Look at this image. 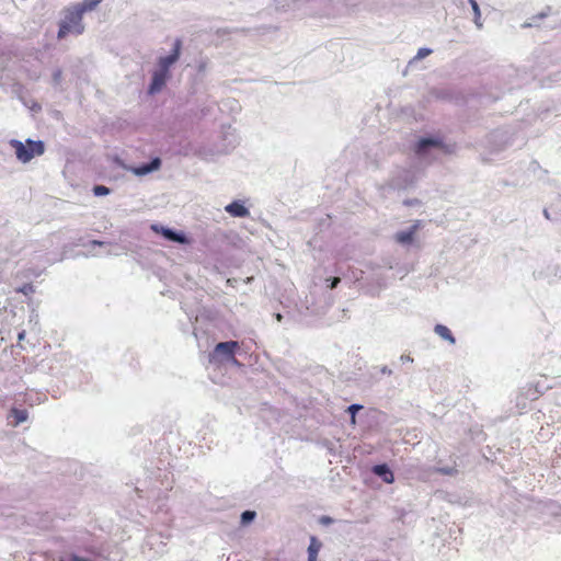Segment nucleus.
<instances>
[{
  "label": "nucleus",
  "mask_w": 561,
  "mask_h": 561,
  "mask_svg": "<svg viewBox=\"0 0 561 561\" xmlns=\"http://www.w3.org/2000/svg\"><path fill=\"white\" fill-rule=\"evenodd\" d=\"M182 41L180 38L175 39L173 44V49L169 56L160 57L158 59V68L152 73V80L149 85L148 92L149 94H156L160 92L169 79V69L175 64L181 55Z\"/></svg>",
  "instance_id": "1"
},
{
  "label": "nucleus",
  "mask_w": 561,
  "mask_h": 561,
  "mask_svg": "<svg viewBox=\"0 0 561 561\" xmlns=\"http://www.w3.org/2000/svg\"><path fill=\"white\" fill-rule=\"evenodd\" d=\"M82 16L83 14L76 7L68 10L66 20L60 23L58 38H64L71 32L82 34L84 31Z\"/></svg>",
  "instance_id": "2"
},
{
  "label": "nucleus",
  "mask_w": 561,
  "mask_h": 561,
  "mask_svg": "<svg viewBox=\"0 0 561 561\" xmlns=\"http://www.w3.org/2000/svg\"><path fill=\"white\" fill-rule=\"evenodd\" d=\"M11 146L15 149L16 158L22 162L31 161L35 156L44 152V144L42 141L26 140V144L19 140H12Z\"/></svg>",
  "instance_id": "3"
},
{
  "label": "nucleus",
  "mask_w": 561,
  "mask_h": 561,
  "mask_svg": "<svg viewBox=\"0 0 561 561\" xmlns=\"http://www.w3.org/2000/svg\"><path fill=\"white\" fill-rule=\"evenodd\" d=\"M238 348L239 342L237 341L220 342L215 346L214 352L210 355V362L217 363L221 356L231 362L233 365L240 366L241 364L234 356Z\"/></svg>",
  "instance_id": "4"
},
{
  "label": "nucleus",
  "mask_w": 561,
  "mask_h": 561,
  "mask_svg": "<svg viewBox=\"0 0 561 561\" xmlns=\"http://www.w3.org/2000/svg\"><path fill=\"white\" fill-rule=\"evenodd\" d=\"M152 230L157 233H161L168 240L179 242V243H187L188 240L184 234L178 233L169 228L159 227L157 225L152 226Z\"/></svg>",
  "instance_id": "5"
},
{
  "label": "nucleus",
  "mask_w": 561,
  "mask_h": 561,
  "mask_svg": "<svg viewBox=\"0 0 561 561\" xmlns=\"http://www.w3.org/2000/svg\"><path fill=\"white\" fill-rule=\"evenodd\" d=\"M225 210L232 217L244 218L250 215L249 209L240 202L234 201L225 207Z\"/></svg>",
  "instance_id": "6"
},
{
  "label": "nucleus",
  "mask_w": 561,
  "mask_h": 561,
  "mask_svg": "<svg viewBox=\"0 0 561 561\" xmlns=\"http://www.w3.org/2000/svg\"><path fill=\"white\" fill-rule=\"evenodd\" d=\"M160 165H161V160L159 158H154L150 163L142 164L137 168H133L131 171L134 174L142 176L152 171L158 170L160 168Z\"/></svg>",
  "instance_id": "7"
},
{
  "label": "nucleus",
  "mask_w": 561,
  "mask_h": 561,
  "mask_svg": "<svg viewBox=\"0 0 561 561\" xmlns=\"http://www.w3.org/2000/svg\"><path fill=\"white\" fill-rule=\"evenodd\" d=\"M373 472L381 477L386 483H392L394 481V476L387 465L374 466Z\"/></svg>",
  "instance_id": "8"
},
{
  "label": "nucleus",
  "mask_w": 561,
  "mask_h": 561,
  "mask_svg": "<svg viewBox=\"0 0 561 561\" xmlns=\"http://www.w3.org/2000/svg\"><path fill=\"white\" fill-rule=\"evenodd\" d=\"M8 419L9 420L13 419V421H11V423L13 426H16V425L25 422L28 419V413L25 409L12 408L9 413Z\"/></svg>",
  "instance_id": "9"
},
{
  "label": "nucleus",
  "mask_w": 561,
  "mask_h": 561,
  "mask_svg": "<svg viewBox=\"0 0 561 561\" xmlns=\"http://www.w3.org/2000/svg\"><path fill=\"white\" fill-rule=\"evenodd\" d=\"M427 147H442V141L434 138H422L416 144L415 151L417 153H422L426 150Z\"/></svg>",
  "instance_id": "10"
},
{
  "label": "nucleus",
  "mask_w": 561,
  "mask_h": 561,
  "mask_svg": "<svg viewBox=\"0 0 561 561\" xmlns=\"http://www.w3.org/2000/svg\"><path fill=\"white\" fill-rule=\"evenodd\" d=\"M434 331L442 339L447 340L451 344H454L456 342L455 337L453 336V334L450 332V330L446 325H444V324H436L435 328H434Z\"/></svg>",
  "instance_id": "11"
},
{
  "label": "nucleus",
  "mask_w": 561,
  "mask_h": 561,
  "mask_svg": "<svg viewBox=\"0 0 561 561\" xmlns=\"http://www.w3.org/2000/svg\"><path fill=\"white\" fill-rule=\"evenodd\" d=\"M102 0H83V2L75 5L82 14L87 11L94 10Z\"/></svg>",
  "instance_id": "12"
},
{
  "label": "nucleus",
  "mask_w": 561,
  "mask_h": 561,
  "mask_svg": "<svg viewBox=\"0 0 561 561\" xmlns=\"http://www.w3.org/2000/svg\"><path fill=\"white\" fill-rule=\"evenodd\" d=\"M413 236H414V230H409V231H400L396 234V240L399 242V243H402V244H405V243H410L412 242L413 240Z\"/></svg>",
  "instance_id": "13"
},
{
  "label": "nucleus",
  "mask_w": 561,
  "mask_h": 561,
  "mask_svg": "<svg viewBox=\"0 0 561 561\" xmlns=\"http://www.w3.org/2000/svg\"><path fill=\"white\" fill-rule=\"evenodd\" d=\"M321 546V542L314 536H312L310 538V545L308 547V554H318Z\"/></svg>",
  "instance_id": "14"
},
{
  "label": "nucleus",
  "mask_w": 561,
  "mask_h": 561,
  "mask_svg": "<svg viewBox=\"0 0 561 561\" xmlns=\"http://www.w3.org/2000/svg\"><path fill=\"white\" fill-rule=\"evenodd\" d=\"M471 7H472V10L474 12V23L477 24L478 27H481L482 26V23L480 22V19H481V12H480V8H479V4L476 0H469Z\"/></svg>",
  "instance_id": "15"
},
{
  "label": "nucleus",
  "mask_w": 561,
  "mask_h": 561,
  "mask_svg": "<svg viewBox=\"0 0 561 561\" xmlns=\"http://www.w3.org/2000/svg\"><path fill=\"white\" fill-rule=\"evenodd\" d=\"M363 409L360 404H352L347 408V412L351 414L350 423L352 425L356 424V413Z\"/></svg>",
  "instance_id": "16"
},
{
  "label": "nucleus",
  "mask_w": 561,
  "mask_h": 561,
  "mask_svg": "<svg viewBox=\"0 0 561 561\" xmlns=\"http://www.w3.org/2000/svg\"><path fill=\"white\" fill-rule=\"evenodd\" d=\"M255 512L253 511H245L241 514V523L243 525H247L249 524L250 522H252L254 518H255Z\"/></svg>",
  "instance_id": "17"
},
{
  "label": "nucleus",
  "mask_w": 561,
  "mask_h": 561,
  "mask_svg": "<svg viewBox=\"0 0 561 561\" xmlns=\"http://www.w3.org/2000/svg\"><path fill=\"white\" fill-rule=\"evenodd\" d=\"M93 193L96 196H104V195L110 194V188L104 185H95L93 187Z\"/></svg>",
  "instance_id": "18"
},
{
  "label": "nucleus",
  "mask_w": 561,
  "mask_h": 561,
  "mask_svg": "<svg viewBox=\"0 0 561 561\" xmlns=\"http://www.w3.org/2000/svg\"><path fill=\"white\" fill-rule=\"evenodd\" d=\"M16 291L23 295H30L34 293V286L32 284H24L22 287L18 288Z\"/></svg>",
  "instance_id": "19"
},
{
  "label": "nucleus",
  "mask_w": 561,
  "mask_h": 561,
  "mask_svg": "<svg viewBox=\"0 0 561 561\" xmlns=\"http://www.w3.org/2000/svg\"><path fill=\"white\" fill-rule=\"evenodd\" d=\"M437 471L445 476H453L457 472L455 468L448 467V468H439Z\"/></svg>",
  "instance_id": "20"
},
{
  "label": "nucleus",
  "mask_w": 561,
  "mask_h": 561,
  "mask_svg": "<svg viewBox=\"0 0 561 561\" xmlns=\"http://www.w3.org/2000/svg\"><path fill=\"white\" fill-rule=\"evenodd\" d=\"M431 54V49L420 48L416 55V58L422 59Z\"/></svg>",
  "instance_id": "21"
},
{
  "label": "nucleus",
  "mask_w": 561,
  "mask_h": 561,
  "mask_svg": "<svg viewBox=\"0 0 561 561\" xmlns=\"http://www.w3.org/2000/svg\"><path fill=\"white\" fill-rule=\"evenodd\" d=\"M329 280L331 283L330 284V288L331 289L335 288L339 285V283L341 282L340 277H333V278H331Z\"/></svg>",
  "instance_id": "22"
},
{
  "label": "nucleus",
  "mask_w": 561,
  "mask_h": 561,
  "mask_svg": "<svg viewBox=\"0 0 561 561\" xmlns=\"http://www.w3.org/2000/svg\"><path fill=\"white\" fill-rule=\"evenodd\" d=\"M321 522H322L323 524H329V523H331V522H332V519H331L330 517L324 516V517H322V518H321Z\"/></svg>",
  "instance_id": "23"
},
{
  "label": "nucleus",
  "mask_w": 561,
  "mask_h": 561,
  "mask_svg": "<svg viewBox=\"0 0 561 561\" xmlns=\"http://www.w3.org/2000/svg\"><path fill=\"white\" fill-rule=\"evenodd\" d=\"M318 554H308V561H317Z\"/></svg>",
  "instance_id": "24"
},
{
  "label": "nucleus",
  "mask_w": 561,
  "mask_h": 561,
  "mask_svg": "<svg viewBox=\"0 0 561 561\" xmlns=\"http://www.w3.org/2000/svg\"><path fill=\"white\" fill-rule=\"evenodd\" d=\"M24 336H25V331H22L21 333H19L18 339H19L20 341H22V340L24 339Z\"/></svg>",
  "instance_id": "25"
},
{
  "label": "nucleus",
  "mask_w": 561,
  "mask_h": 561,
  "mask_svg": "<svg viewBox=\"0 0 561 561\" xmlns=\"http://www.w3.org/2000/svg\"><path fill=\"white\" fill-rule=\"evenodd\" d=\"M73 561H87L84 558L81 557H75Z\"/></svg>",
  "instance_id": "26"
},
{
  "label": "nucleus",
  "mask_w": 561,
  "mask_h": 561,
  "mask_svg": "<svg viewBox=\"0 0 561 561\" xmlns=\"http://www.w3.org/2000/svg\"><path fill=\"white\" fill-rule=\"evenodd\" d=\"M94 243H95V244H99V245H101V244H102V242H101V241H94Z\"/></svg>",
  "instance_id": "27"
}]
</instances>
